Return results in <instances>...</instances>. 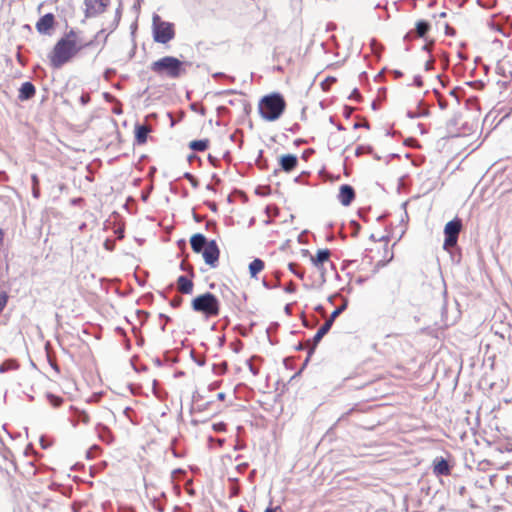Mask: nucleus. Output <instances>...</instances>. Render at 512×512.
<instances>
[{"mask_svg": "<svg viewBox=\"0 0 512 512\" xmlns=\"http://www.w3.org/2000/svg\"><path fill=\"white\" fill-rule=\"evenodd\" d=\"M92 44L93 41L83 40L80 31L70 29L55 43L49 52V64L53 69H60Z\"/></svg>", "mask_w": 512, "mask_h": 512, "instance_id": "obj_1", "label": "nucleus"}, {"mask_svg": "<svg viewBox=\"0 0 512 512\" xmlns=\"http://www.w3.org/2000/svg\"><path fill=\"white\" fill-rule=\"evenodd\" d=\"M186 62L174 56H164L150 64V70L159 77L178 79L186 74Z\"/></svg>", "mask_w": 512, "mask_h": 512, "instance_id": "obj_2", "label": "nucleus"}, {"mask_svg": "<svg viewBox=\"0 0 512 512\" xmlns=\"http://www.w3.org/2000/svg\"><path fill=\"white\" fill-rule=\"evenodd\" d=\"M190 245L195 253H202L205 263L210 268H216L219 264L220 249L215 240L207 241L203 234L196 233L190 238Z\"/></svg>", "mask_w": 512, "mask_h": 512, "instance_id": "obj_3", "label": "nucleus"}, {"mask_svg": "<svg viewBox=\"0 0 512 512\" xmlns=\"http://www.w3.org/2000/svg\"><path fill=\"white\" fill-rule=\"evenodd\" d=\"M286 106L284 97L280 93L274 92L260 99L258 110L264 120L273 122L282 116Z\"/></svg>", "mask_w": 512, "mask_h": 512, "instance_id": "obj_4", "label": "nucleus"}, {"mask_svg": "<svg viewBox=\"0 0 512 512\" xmlns=\"http://www.w3.org/2000/svg\"><path fill=\"white\" fill-rule=\"evenodd\" d=\"M193 311L204 315L206 318H215L220 314V301L212 293L206 292L198 295L191 301Z\"/></svg>", "mask_w": 512, "mask_h": 512, "instance_id": "obj_5", "label": "nucleus"}, {"mask_svg": "<svg viewBox=\"0 0 512 512\" xmlns=\"http://www.w3.org/2000/svg\"><path fill=\"white\" fill-rule=\"evenodd\" d=\"M152 36L156 43L168 44L176 36L175 25L164 21L158 14L152 17Z\"/></svg>", "mask_w": 512, "mask_h": 512, "instance_id": "obj_6", "label": "nucleus"}, {"mask_svg": "<svg viewBox=\"0 0 512 512\" xmlns=\"http://www.w3.org/2000/svg\"><path fill=\"white\" fill-rule=\"evenodd\" d=\"M370 252L372 253L371 259L376 261L377 267L385 266L394 257V253L389 246V240L385 238L377 241L374 247L370 249Z\"/></svg>", "mask_w": 512, "mask_h": 512, "instance_id": "obj_7", "label": "nucleus"}, {"mask_svg": "<svg viewBox=\"0 0 512 512\" xmlns=\"http://www.w3.org/2000/svg\"><path fill=\"white\" fill-rule=\"evenodd\" d=\"M462 230V221L459 218H455L449 221L444 228L445 241L444 248L449 249L456 245L458 235Z\"/></svg>", "mask_w": 512, "mask_h": 512, "instance_id": "obj_8", "label": "nucleus"}, {"mask_svg": "<svg viewBox=\"0 0 512 512\" xmlns=\"http://www.w3.org/2000/svg\"><path fill=\"white\" fill-rule=\"evenodd\" d=\"M298 157L294 154H284L278 159L279 170L285 173L294 171L298 166Z\"/></svg>", "mask_w": 512, "mask_h": 512, "instance_id": "obj_9", "label": "nucleus"}, {"mask_svg": "<svg viewBox=\"0 0 512 512\" xmlns=\"http://www.w3.org/2000/svg\"><path fill=\"white\" fill-rule=\"evenodd\" d=\"M85 14L87 17L96 16L103 13L107 4L104 0H84Z\"/></svg>", "mask_w": 512, "mask_h": 512, "instance_id": "obj_10", "label": "nucleus"}, {"mask_svg": "<svg viewBox=\"0 0 512 512\" xmlns=\"http://www.w3.org/2000/svg\"><path fill=\"white\" fill-rule=\"evenodd\" d=\"M55 25V16L52 13L45 14L36 23V29L40 34H48Z\"/></svg>", "mask_w": 512, "mask_h": 512, "instance_id": "obj_11", "label": "nucleus"}, {"mask_svg": "<svg viewBox=\"0 0 512 512\" xmlns=\"http://www.w3.org/2000/svg\"><path fill=\"white\" fill-rule=\"evenodd\" d=\"M355 198V191L352 186L344 184L340 186L338 193V200L344 206H348Z\"/></svg>", "mask_w": 512, "mask_h": 512, "instance_id": "obj_12", "label": "nucleus"}, {"mask_svg": "<svg viewBox=\"0 0 512 512\" xmlns=\"http://www.w3.org/2000/svg\"><path fill=\"white\" fill-rule=\"evenodd\" d=\"M431 26L429 22L420 20L416 23V29L414 31H410L406 34V39H413L414 37L423 38L429 32Z\"/></svg>", "mask_w": 512, "mask_h": 512, "instance_id": "obj_13", "label": "nucleus"}, {"mask_svg": "<svg viewBox=\"0 0 512 512\" xmlns=\"http://www.w3.org/2000/svg\"><path fill=\"white\" fill-rule=\"evenodd\" d=\"M330 256L331 252L329 249H320L310 259L315 267L322 268L325 263L329 262Z\"/></svg>", "mask_w": 512, "mask_h": 512, "instance_id": "obj_14", "label": "nucleus"}, {"mask_svg": "<svg viewBox=\"0 0 512 512\" xmlns=\"http://www.w3.org/2000/svg\"><path fill=\"white\" fill-rule=\"evenodd\" d=\"M433 472L437 476H448L451 473V468L444 458H437L434 460Z\"/></svg>", "mask_w": 512, "mask_h": 512, "instance_id": "obj_15", "label": "nucleus"}, {"mask_svg": "<svg viewBox=\"0 0 512 512\" xmlns=\"http://www.w3.org/2000/svg\"><path fill=\"white\" fill-rule=\"evenodd\" d=\"M35 94V86L31 82H24L19 89L18 99L20 101H26L33 98Z\"/></svg>", "mask_w": 512, "mask_h": 512, "instance_id": "obj_16", "label": "nucleus"}, {"mask_svg": "<svg viewBox=\"0 0 512 512\" xmlns=\"http://www.w3.org/2000/svg\"><path fill=\"white\" fill-rule=\"evenodd\" d=\"M194 283L188 277L182 275L177 279V290L182 294H191L193 292Z\"/></svg>", "mask_w": 512, "mask_h": 512, "instance_id": "obj_17", "label": "nucleus"}, {"mask_svg": "<svg viewBox=\"0 0 512 512\" xmlns=\"http://www.w3.org/2000/svg\"><path fill=\"white\" fill-rule=\"evenodd\" d=\"M151 132L149 125H138L135 127V139L137 144L143 145L147 142L148 134Z\"/></svg>", "mask_w": 512, "mask_h": 512, "instance_id": "obj_18", "label": "nucleus"}, {"mask_svg": "<svg viewBox=\"0 0 512 512\" xmlns=\"http://www.w3.org/2000/svg\"><path fill=\"white\" fill-rule=\"evenodd\" d=\"M265 263L263 260L256 258L249 264V273L252 278H256L257 275L264 269Z\"/></svg>", "mask_w": 512, "mask_h": 512, "instance_id": "obj_19", "label": "nucleus"}, {"mask_svg": "<svg viewBox=\"0 0 512 512\" xmlns=\"http://www.w3.org/2000/svg\"><path fill=\"white\" fill-rule=\"evenodd\" d=\"M209 139L193 140L189 143V148L193 151L203 152L208 149Z\"/></svg>", "mask_w": 512, "mask_h": 512, "instance_id": "obj_20", "label": "nucleus"}, {"mask_svg": "<svg viewBox=\"0 0 512 512\" xmlns=\"http://www.w3.org/2000/svg\"><path fill=\"white\" fill-rule=\"evenodd\" d=\"M331 321H325L324 324L318 329L316 334L313 337L314 344L316 345L324 335L328 333L331 328Z\"/></svg>", "mask_w": 512, "mask_h": 512, "instance_id": "obj_21", "label": "nucleus"}, {"mask_svg": "<svg viewBox=\"0 0 512 512\" xmlns=\"http://www.w3.org/2000/svg\"><path fill=\"white\" fill-rule=\"evenodd\" d=\"M46 398L53 408L60 407L64 402V399L61 396H57L52 393H47Z\"/></svg>", "mask_w": 512, "mask_h": 512, "instance_id": "obj_22", "label": "nucleus"}, {"mask_svg": "<svg viewBox=\"0 0 512 512\" xmlns=\"http://www.w3.org/2000/svg\"><path fill=\"white\" fill-rule=\"evenodd\" d=\"M19 364L16 360H7L0 365V372L18 369Z\"/></svg>", "mask_w": 512, "mask_h": 512, "instance_id": "obj_23", "label": "nucleus"}, {"mask_svg": "<svg viewBox=\"0 0 512 512\" xmlns=\"http://www.w3.org/2000/svg\"><path fill=\"white\" fill-rule=\"evenodd\" d=\"M31 178L33 183V195L35 198H38L40 195L38 176L36 174H33Z\"/></svg>", "mask_w": 512, "mask_h": 512, "instance_id": "obj_24", "label": "nucleus"}, {"mask_svg": "<svg viewBox=\"0 0 512 512\" xmlns=\"http://www.w3.org/2000/svg\"><path fill=\"white\" fill-rule=\"evenodd\" d=\"M371 152H372V148L367 145H360L355 150L356 156H361L363 154H369Z\"/></svg>", "mask_w": 512, "mask_h": 512, "instance_id": "obj_25", "label": "nucleus"}, {"mask_svg": "<svg viewBox=\"0 0 512 512\" xmlns=\"http://www.w3.org/2000/svg\"><path fill=\"white\" fill-rule=\"evenodd\" d=\"M346 308V304H343L342 306L336 308L330 315L329 319L326 321H331V325L333 324L335 318Z\"/></svg>", "mask_w": 512, "mask_h": 512, "instance_id": "obj_26", "label": "nucleus"}, {"mask_svg": "<svg viewBox=\"0 0 512 512\" xmlns=\"http://www.w3.org/2000/svg\"><path fill=\"white\" fill-rule=\"evenodd\" d=\"M9 296L6 292L0 293V314L3 312L4 308L7 305Z\"/></svg>", "mask_w": 512, "mask_h": 512, "instance_id": "obj_27", "label": "nucleus"}, {"mask_svg": "<svg viewBox=\"0 0 512 512\" xmlns=\"http://www.w3.org/2000/svg\"><path fill=\"white\" fill-rule=\"evenodd\" d=\"M212 428L215 432L220 433V432H225L227 429V426L224 422H219V423L213 424Z\"/></svg>", "mask_w": 512, "mask_h": 512, "instance_id": "obj_28", "label": "nucleus"}, {"mask_svg": "<svg viewBox=\"0 0 512 512\" xmlns=\"http://www.w3.org/2000/svg\"><path fill=\"white\" fill-rule=\"evenodd\" d=\"M264 512H284L283 509L281 508V506H275V507H272V506H269L265 509Z\"/></svg>", "mask_w": 512, "mask_h": 512, "instance_id": "obj_29", "label": "nucleus"}, {"mask_svg": "<svg viewBox=\"0 0 512 512\" xmlns=\"http://www.w3.org/2000/svg\"><path fill=\"white\" fill-rule=\"evenodd\" d=\"M181 301H182L181 297H176L172 300L171 304L176 307V306L180 305Z\"/></svg>", "mask_w": 512, "mask_h": 512, "instance_id": "obj_30", "label": "nucleus"}, {"mask_svg": "<svg viewBox=\"0 0 512 512\" xmlns=\"http://www.w3.org/2000/svg\"><path fill=\"white\" fill-rule=\"evenodd\" d=\"M80 509H81V505H80V504H78V503H74V504L72 505V510H73V512H79V511H80Z\"/></svg>", "mask_w": 512, "mask_h": 512, "instance_id": "obj_31", "label": "nucleus"}, {"mask_svg": "<svg viewBox=\"0 0 512 512\" xmlns=\"http://www.w3.org/2000/svg\"><path fill=\"white\" fill-rule=\"evenodd\" d=\"M217 398H218V400L223 401L225 399V393H223V392L218 393Z\"/></svg>", "mask_w": 512, "mask_h": 512, "instance_id": "obj_32", "label": "nucleus"}, {"mask_svg": "<svg viewBox=\"0 0 512 512\" xmlns=\"http://www.w3.org/2000/svg\"><path fill=\"white\" fill-rule=\"evenodd\" d=\"M2 241H3V233H2V231L0 230V244L2 243Z\"/></svg>", "mask_w": 512, "mask_h": 512, "instance_id": "obj_33", "label": "nucleus"}, {"mask_svg": "<svg viewBox=\"0 0 512 512\" xmlns=\"http://www.w3.org/2000/svg\"><path fill=\"white\" fill-rule=\"evenodd\" d=\"M327 81H329V82H335V81H336V79H335V78H331V79H330V78H327Z\"/></svg>", "mask_w": 512, "mask_h": 512, "instance_id": "obj_34", "label": "nucleus"}, {"mask_svg": "<svg viewBox=\"0 0 512 512\" xmlns=\"http://www.w3.org/2000/svg\"><path fill=\"white\" fill-rule=\"evenodd\" d=\"M327 81H329V82H335V81H336V79H335V78H331V79H330V78H327Z\"/></svg>", "mask_w": 512, "mask_h": 512, "instance_id": "obj_35", "label": "nucleus"}, {"mask_svg": "<svg viewBox=\"0 0 512 512\" xmlns=\"http://www.w3.org/2000/svg\"><path fill=\"white\" fill-rule=\"evenodd\" d=\"M83 421L87 422L88 421V416L85 415L84 418H83Z\"/></svg>", "mask_w": 512, "mask_h": 512, "instance_id": "obj_36", "label": "nucleus"}]
</instances>
